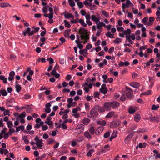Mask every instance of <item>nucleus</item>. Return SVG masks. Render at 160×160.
<instances>
[{
    "instance_id": "f257e3e1",
    "label": "nucleus",
    "mask_w": 160,
    "mask_h": 160,
    "mask_svg": "<svg viewBox=\"0 0 160 160\" xmlns=\"http://www.w3.org/2000/svg\"><path fill=\"white\" fill-rule=\"evenodd\" d=\"M79 33L81 34L80 38L82 40H84V43H85L89 39V35L87 30L83 28H80L79 29Z\"/></svg>"
},
{
    "instance_id": "f03ea898",
    "label": "nucleus",
    "mask_w": 160,
    "mask_h": 160,
    "mask_svg": "<svg viewBox=\"0 0 160 160\" xmlns=\"http://www.w3.org/2000/svg\"><path fill=\"white\" fill-rule=\"evenodd\" d=\"M90 113L91 116H88V117L89 118H92L93 120H95L99 115V113L95 106H94L91 110Z\"/></svg>"
},
{
    "instance_id": "7ed1b4c3",
    "label": "nucleus",
    "mask_w": 160,
    "mask_h": 160,
    "mask_svg": "<svg viewBox=\"0 0 160 160\" xmlns=\"http://www.w3.org/2000/svg\"><path fill=\"white\" fill-rule=\"evenodd\" d=\"M34 140L36 141L37 146L40 149H42V147L44 145V143L42 142V140L39 139L38 136L35 137Z\"/></svg>"
},
{
    "instance_id": "20e7f679",
    "label": "nucleus",
    "mask_w": 160,
    "mask_h": 160,
    "mask_svg": "<svg viewBox=\"0 0 160 160\" xmlns=\"http://www.w3.org/2000/svg\"><path fill=\"white\" fill-rule=\"evenodd\" d=\"M85 126L82 124H79L76 128L77 131H78V134H80L84 131Z\"/></svg>"
},
{
    "instance_id": "39448f33",
    "label": "nucleus",
    "mask_w": 160,
    "mask_h": 160,
    "mask_svg": "<svg viewBox=\"0 0 160 160\" xmlns=\"http://www.w3.org/2000/svg\"><path fill=\"white\" fill-rule=\"evenodd\" d=\"M120 122L118 121H114L110 123V127L111 128H114L117 127L120 125Z\"/></svg>"
},
{
    "instance_id": "423d86ee",
    "label": "nucleus",
    "mask_w": 160,
    "mask_h": 160,
    "mask_svg": "<svg viewBox=\"0 0 160 160\" xmlns=\"http://www.w3.org/2000/svg\"><path fill=\"white\" fill-rule=\"evenodd\" d=\"M103 106L105 109H106L107 111H109L111 109V107L110 102H105Z\"/></svg>"
},
{
    "instance_id": "0eeeda50",
    "label": "nucleus",
    "mask_w": 160,
    "mask_h": 160,
    "mask_svg": "<svg viewBox=\"0 0 160 160\" xmlns=\"http://www.w3.org/2000/svg\"><path fill=\"white\" fill-rule=\"evenodd\" d=\"M104 129V128L103 127L100 126L98 127L95 132L96 135H98L102 132Z\"/></svg>"
},
{
    "instance_id": "6e6552de",
    "label": "nucleus",
    "mask_w": 160,
    "mask_h": 160,
    "mask_svg": "<svg viewBox=\"0 0 160 160\" xmlns=\"http://www.w3.org/2000/svg\"><path fill=\"white\" fill-rule=\"evenodd\" d=\"M111 108L114 109L118 107L120 105V103L117 101L110 102Z\"/></svg>"
},
{
    "instance_id": "1a4fd4ad",
    "label": "nucleus",
    "mask_w": 160,
    "mask_h": 160,
    "mask_svg": "<svg viewBox=\"0 0 160 160\" xmlns=\"http://www.w3.org/2000/svg\"><path fill=\"white\" fill-rule=\"evenodd\" d=\"M98 111L100 112H103L105 111V109L104 107L98 105H95Z\"/></svg>"
},
{
    "instance_id": "9d476101",
    "label": "nucleus",
    "mask_w": 160,
    "mask_h": 160,
    "mask_svg": "<svg viewBox=\"0 0 160 160\" xmlns=\"http://www.w3.org/2000/svg\"><path fill=\"white\" fill-rule=\"evenodd\" d=\"M133 135V133H131L128 135L125 139L124 142L125 143L127 144L131 140V138Z\"/></svg>"
},
{
    "instance_id": "9b49d317",
    "label": "nucleus",
    "mask_w": 160,
    "mask_h": 160,
    "mask_svg": "<svg viewBox=\"0 0 160 160\" xmlns=\"http://www.w3.org/2000/svg\"><path fill=\"white\" fill-rule=\"evenodd\" d=\"M15 75V72L14 71H12L10 72L9 74V76L8 77V80L9 81H11L12 82V81L13 80L14 76Z\"/></svg>"
},
{
    "instance_id": "f8f14e48",
    "label": "nucleus",
    "mask_w": 160,
    "mask_h": 160,
    "mask_svg": "<svg viewBox=\"0 0 160 160\" xmlns=\"http://www.w3.org/2000/svg\"><path fill=\"white\" fill-rule=\"evenodd\" d=\"M155 18L154 17H150L149 18V21H148L147 23V26H150L153 23V22L154 21Z\"/></svg>"
},
{
    "instance_id": "ddd939ff",
    "label": "nucleus",
    "mask_w": 160,
    "mask_h": 160,
    "mask_svg": "<svg viewBox=\"0 0 160 160\" xmlns=\"http://www.w3.org/2000/svg\"><path fill=\"white\" fill-rule=\"evenodd\" d=\"M96 122L98 125H100L102 127L105 126L106 124V122L105 120L97 121Z\"/></svg>"
},
{
    "instance_id": "4468645a",
    "label": "nucleus",
    "mask_w": 160,
    "mask_h": 160,
    "mask_svg": "<svg viewBox=\"0 0 160 160\" xmlns=\"http://www.w3.org/2000/svg\"><path fill=\"white\" fill-rule=\"evenodd\" d=\"M91 19L92 20L93 22H95L96 24H97V22L100 21L99 19L97 18L95 15H92L91 16Z\"/></svg>"
},
{
    "instance_id": "2eb2a0df",
    "label": "nucleus",
    "mask_w": 160,
    "mask_h": 160,
    "mask_svg": "<svg viewBox=\"0 0 160 160\" xmlns=\"http://www.w3.org/2000/svg\"><path fill=\"white\" fill-rule=\"evenodd\" d=\"M150 120L151 121L156 122H158L160 121V118L157 117H151L150 118Z\"/></svg>"
},
{
    "instance_id": "dca6fc26",
    "label": "nucleus",
    "mask_w": 160,
    "mask_h": 160,
    "mask_svg": "<svg viewBox=\"0 0 160 160\" xmlns=\"http://www.w3.org/2000/svg\"><path fill=\"white\" fill-rule=\"evenodd\" d=\"M97 25L96 28L98 29H100L101 28L102 26H106L105 24L102 22H101L100 21L98 22H97V24H96Z\"/></svg>"
},
{
    "instance_id": "f3484780",
    "label": "nucleus",
    "mask_w": 160,
    "mask_h": 160,
    "mask_svg": "<svg viewBox=\"0 0 160 160\" xmlns=\"http://www.w3.org/2000/svg\"><path fill=\"white\" fill-rule=\"evenodd\" d=\"M130 86L133 88H137L140 86V84L139 83L134 82L131 83Z\"/></svg>"
},
{
    "instance_id": "a211bd4d",
    "label": "nucleus",
    "mask_w": 160,
    "mask_h": 160,
    "mask_svg": "<svg viewBox=\"0 0 160 160\" xmlns=\"http://www.w3.org/2000/svg\"><path fill=\"white\" fill-rule=\"evenodd\" d=\"M141 119L140 115L138 113L134 115V120L136 122H138Z\"/></svg>"
},
{
    "instance_id": "6ab92c4d",
    "label": "nucleus",
    "mask_w": 160,
    "mask_h": 160,
    "mask_svg": "<svg viewBox=\"0 0 160 160\" xmlns=\"http://www.w3.org/2000/svg\"><path fill=\"white\" fill-rule=\"evenodd\" d=\"M90 121V119L87 118H85L82 120V123L85 125H88Z\"/></svg>"
},
{
    "instance_id": "aec40b11",
    "label": "nucleus",
    "mask_w": 160,
    "mask_h": 160,
    "mask_svg": "<svg viewBox=\"0 0 160 160\" xmlns=\"http://www.w3.org/2000/svg\"><path fill=\"white\" fill-rule=\"evenodd\" d=\"M115 112L114 111H111L109 112L106 116L105 117L107 118H109L112 117L114 114Z\"/></svg>"
},
{
    "instance_id": "412c9836",
    "label": "nucleus",
    "mask_w": 160,
    "mask_h": 160,
    "mask_svg": "<svg viewBox=\"0 0 160 160\" xmlns=\"http://www.w3.org/2000/svg\"><path fill=\"white\" fill-rule=\"evenodd\" d=\"M84 136L88 139L91 138L92 136L90 133L88 131H85L84 132Z\"/></svg>"
},
{
    "instance_id": "4be33fe9",
    "label": "nucleus",
    "mask_w": 160,
    "mask_h": 160,
    "mask_svg": "<svg viewBox=\"0 0 160 160\" xmlns=\"http://www.w3.org/2000/svg\"><path fill=\"white\" fill-rule=\"evenodd\" d=\"M124 35H130L131 31L130 29H128L127 30H123V31Z\"/></svg>"
},
{
    "instance_id": "5701e85b",
    "label": "nucleus",
    "mask_w": 160,
    "mask_h": 160,
    "mask_svg": "<svg viewBox=\"0 0 160 160\" xmlns=\"http://www.w3.org/2000/svg\"><path fill=\"white\" fill-rule=\"evenodd\" d=\"M0 80L3 81L4 83L6 84L7 83V78H5L3 75H0Z\"/></svg>"
},
{
    "instance_id": "b1692460",
    "label": "nucleus",
    "mask_w": 160,
    "mask_h": 160,
    "mask_svg": "<svg viewBox=\"0 0 160 160\" xmlns=\"http://www.w3.org/2000/svg\"><path fill=\"white\" fill-rule=\"evenodd\" d=\"M0 93L1 95H2L3 96H5L7 95L8 92H7L6 90L5 89H1L0 90Z\"/></svg>"
},
{
    "instance_id": "393cba45",
    "label": "nucleus",
    "mask_w": 160,
    "mask_h": 160,
    "mask_svg": "<svg viewBox=\"0 0 160 160\" xmlns=\"http://www.w3.org/2000/svg\"><path fill=\"white\" fill-rule=\"evenodd\" d=\"M105 35L107 37H108L111 38H114V34L111 33L109 31L105 34Z\"/></svg>"
},
{
    "instance_id": "a878e982",
    "label": "nucleus",
    "mask_w": 160,
    "mask_h": 160,
    "mask_svg": "<svg viewBox=\"0 0 160 160\" xmlns=\"http://www.w3.org/2000/svg\"><path fill=\"white\" fill-rule=\"evenodd\" d=\"M30 31V28H28L26 30H24V31L23 32L22 34L24 36H26L27 34H28V33Z\"/></svg>"
},
{
    "instance_id": "bb28decb",
    "label": "nucleus",
    "mask_w": 160,
    "mask_h": 160,
    "mask_svg": "<svg viewBox=\"0 0 160 160\" xmlns=\"http://www.w3.org/2000/svg\"><path fill=\"white\" fill-rule=\"evenodd\" d=\"M93 84L92 83H90L89 84H88L87 82H85L84 83L83 85H82V86H87V87L89 89H91L92 88V87Z\"/></svg>"
},
{
    "instance_id": "cd10ccee",
    "label": "nucleus",
    "mask_w": 160,
    "mask_h": 160,
    "mask_svg": "<svg viewBox=\"0 0 160 160\" xmlns=\"http://www.w3.org/2000/svg\"><path fill=\"white\" fill-rule=\"evenodd\" d=\"M132 92H128L126 93L127 97L130 99H131L133 96Z\"/></svg>"
},
{
    "instance_id": "c85d7f7f",
    "label": "nucleus",
    "mask_w": 160,
    "mask_h": 160,
    "mask_svg": "<svg viewBox=\"0 0 160 160\" xmlns=\"http://www.w3.org/2000/svg\"><path fill=\"white\" fill-rule=\"evenodd\" d=\"M10 6L9 4L7 2L2 3L0 4V7L2 8L7 7Z\"/></svg>"
},
{
    "instance_id": "c756f323",
    "label": "nucleus",
    "mask_w": 160,
    "mask_h": 160,
    "mask_svg": "<svg viewBox=\"0 0 160 160\" xmlns=\"http://www.w3.org/2000/svg\"><path fill=\"white\" fill-rule=\"evenodd\" d=\"M65 17L66 18L68 19L69 18H72L74 19V17L72 14L70 13H67L65 15Z\"/></svg>"
},
{
    "instance_id": "7c9ffc66",
    "label": "nucleus",
    "mask_w": 160,
    "mask_h": 160,
    "mask_svg": "<svg viewBox=\"0 0 160 160\" xmlns=\"http://www.w3.org/2000/svg\"><path fill=\"white\" fill-rule=\"evenodd\" d=\"M78 22H79L84 27H86L87 26V24L84 22V21L82 19H80L79 20Z\"/></svg>"
},
{
    "instance_id": "2f4dec72",
    "label": "nucleus",
    "mask_w": 160,
    "mask_h": 160,
    "mask_svg": "<svg viewBox=\"0 0 160 160\" xmlns=\"http://www.w3.org/2000/svg\"><path fill=\"white\" fill-rule=\"evenodd\" d=\"M89 130L90 133L92 135H93L95 132L94 128L93 126L89 128Z\"/></svg>"
},
{
    "instance_id": "473e14b6",
    "label": "nucleus",
    "mask_w": 160,
    "mask_h": 160,
    "mask_svg": "<svg viewBox=\"0 0 160 160\" xmlns=\"http://www.w3.org/2000/svg\"><path fill=\"white\" fill-rule=\"evenodd\" d=\"M53 13H50L48 14H44V16L45 17H48L49 19H52L53 17Z\"/></svg>"
},
{
    "instance_id": "72a5a7b5",
    "label": "nucleus",
    "mask_w": 160,
    "mask_h": 160,
    "mask_svg": "<svg viewBox=\"0 0 160 160\" xmlns=\"http://www.w3.org/2000/svg\"><path fill=\"white\" fill-rule=\"evenodd\" d=\"M135 112V110L132 107H129L128 108V112L130 114H132Z\"/></svg>"
},
{
    "instance_id": "f704fd0d",
    "label": "nucleus",
    "mask_w": 160,
    "mask_h": 160,
    "mask_svg": "<svg viewBox=\"0 0 160 160\" xmlns=\"http://www.w3.org/2000/svg\"><path fill=\"white\" fill-rule=\"evenodd\" d=\"M153 152L156 154V155L155 156V158H160V153H159L156 150H154Z\"/></svg>"
},
{
    "instance_id": "c9c22d12",
    "label": "nucleus",
    "mask_w": 160,
    "mask_h": 160,
    "mask_svg": "<svg viewBox=\"0 0 160 160\" xmlns=\"http://www.w3.org/2000/svg\"><path fill=\"white\" fill-rule=\"evenodd\" d=\"M14 101L13 99H11L9 100L7 102L6 104L7 106L9 107H11L12 106V102Z\"/></svg>"
},
{
    "instance_id": "e433bc0d",
    "label": "nucleus",
    "mask_w": 160,
    "mask_h": 160,
    "mask_svg": "<svg viewBox=\"0 0 160 160\" xmlns=\"http://www.w3.org/2000/svg\"><path fill=\"white\" fill-rule=\"evenodd\" d=\"M104 148L105 149H103L102 150V152L103 153H105V152L109 150V145L108 144L104 146Z\"/></svg>"
},
{
    "instance_id": "4c0bfd02",
    "label": "nucleus",
    "mask_w": 160,
    "mask_h": 160,
    "mask_svg": "<svg viewBox=\"0 0 160 160\" xmlns=\"http://www.w3.org/2000/svg\"><path fill=\"white\" fill-rule=\"evenodd\" d=\"M127 98L124 94H122L120 98V100L122 102H123L126 100Z\"/></svg>"
},
{
    "instance_id": "58836bf2",
    "label": "nucleus",
    "mask_w": 160,
    "mask_h": 160,
    "mask_svg": "<svg viewBox=\"0 0 160 160\" xmlns=\"http://www.w3.org/2000/svg\"><path fill=\"white\" fill-rule=\"evenodd\" d=\"M101 12L102 14L106 18H108L109 17V14L108 12L103 10H102Z\"/></svg>"
},
{
    "instance_id": "ea45409f",
    "label": "nucleus",
    "mask_w": 160,
    "mask_h": 160,
    "mask_svg": "<svg viewBox=\"0 0 160 160\" xmlns=\"http://www.w3.org/2000/svg\"><path fill=\"white\" fill-rule=\"evenodd\" d=\"M16 91L19 92L22 89V87L20 85H17L15 86Z\"/></svg>"
},
{
    "instance_id": "a19ab883",
    "label": "nucleus",
    "mask_w": 160,
    "mask_h": 160,
    "mask_svg": "<svg viewBox=\"0 0 160 160\" xmlns=\"http://www.w3.org/2000/svg\"><path fill=\"white\" fill-rule=\"evenodd\" d=\"M99 91L104 94H105L108 92L107 88H100Z\"/></svg>"
},
{
    "instance_id": "79ce46f5",
    "label": "nucleus",
    "mask_w": 160,
    "mask_h": 160,
    "mask_svg": "<svg viewBox=\"0 0 160 160\" xmlns=\"http://www.w3.org/2000/svg\"><path fill=\"white\" fill-rule=\"evenodd\" d=\"M94 151V150L93 149H91L87 153V155L89 157H91L92 153Z\"/></svg>"
},
{
    "instance_id": "37998d69",
    "label": "nucleus",
    "mask_w": 160,
    "mask_h": 160,
    "mask_svg": "<svg viewBox=\"0 0 160 160\" xmlns=\"http://www.w3.org/2000/svg\"><path fill=\"white\" fill-rule=\"evenodd\" d=\"M49 8V6L47 5V6H43L42 9V11L43 13H46L48 11V9Z\"/></svg>"
},
{
    "instance_id": "c03bdc74",
    "label": "nucleus",
    "mask_w": 160,
    "mask_h": 160,
    "mask_svg": "<svg viewBox=\"0 0 160 160\" xmlns=\"http://www.w3.org/2000/svg\"><path fill=\"white\" fill-rule=\"evenodd\" d=\"M148 19V18L147 17H145L142 20V22L145 25H147L146 24L148 22L147 20Z\"/></svg>"
},
{
    "instance_id": "a18cd8bd",
    "label": "nucleus",
    "mask_w": 160,
    "mask_h": 160,
    "mask_svg": "<svg viewBox=\"0 0 160 160\" xmlns=\"http://www.w3.org/2000/svg\"><path fill=\"white\" fill-rule=\"evenodd\" d=\"M122 40L121 38H117L116 39L113 41V43H115L118 44L121 42Z\"/></svg>"
},
{
    "instance_id": "49530a36",
    "label": "nucleus",
    "mask_w": 160,
    "mask_h": 160,
    "mask_svg": "<svg viewBox=\"0 0 160 160\" xmlns=\"http://www.w3.org/2000/svg\"><path fill=\"white\" fill-rule=\"evenodd\" d=\"M23 139L26 144H28L29 142V140L27 139V136H24L22 137Z\"/></svg>"
},
{
    "instance_id": "de8ad7c7",
    "label": "nucleus",
    "mask_w": 160,
    "mask_h": 160,
    "mask_svg": "<svg viewBox=\"0 0 160 160\" xmlns=\"http://www.w3.org/2000/svg\"><path fill=\"white\" fill-rule=\"evenodd\" d=\"M26 115V113L25 112H22L18 116V117L21 118H25Z\"/></svg>"
},
{
    "instance_id": "09e8293b",
    "label": "nucleus",
    "mask_w": 160,
    "mask_h": 160,
    "mask_svg": "<svg viewBox=\"0 0 160 160\" xmlns=\"http://www.w3.org/2000/svg\"><path fill=\"white\" fill-rule=\"evenodd\" d=\"M65 26L67 28H70L71 27V25L69 22L66 20L64 21Z\"/></svg>"
},
{
    "instance_id": "8fccbe9b",
    "label": "nucleus",
    "mask_w": 160,
    "mask_h": 160,
    "mask_svg": "<svg viewBox=\"0 0 160 160\" xmlns=\"http://www.w3.org/2000/svg\"><path fill=\"white\" fill-rule=\"evenodd\" d=\"M7 124L8 125V127L9 128H12V127L13 126L12 122L11 121H9L7 122Z\"/></svg>"
},
{
    "instance_id": "3c124183",
    "label": "nucleus",
    "mask_w": 160,
    "mask_h": 160,
    "mask_svg": "<svg viewBox=\"0 0 160 160\" xmlns=\"http://www.w3.org/2000/svg\"><path fill=\"white\" fill-rule=\"evenodd\" d=\"M110 132L108 131L105 132L103 135V137L104 138H108L110 135Z\"/></svg>"
},
{
    "instance_id": "603ef678",
    "label": "nucleus",
    "mask_w": 160,
    "mask_h": 160,
    "mask_svg": "<svg viewBox=\"0 0 160 160\" xmlns=\"http://www.w3.org/2000/svg\"><path fill=\"white\" fill-rule=\"evenodd\" d=\"M77 4L79 8H81L83 7V3L81 2L78 1L77 2Z\"/></svg>"
},
{
    "instance_id": "864d4df0",
    "label": "nucleus",
    "mask_w": 160,
    "mask_h": 160,
    "mask_svg": "<svg viewBox=\"0 0 160 160\" xmlns=\"http://www.w3.org/2000/svg\"><path fill=\"white\" fill-rule=\"evenodd\" d=\"M126 4L129 7L130 6L132 7L133 6V4L131 3L130 0H127L126 2Z\"/></svg>"
},
{
    "instance_id": "5fc2aeb1",
    "label": "nucleus",
    "mask_w": 160,
    "mask_h": 160,
    "mask_svg": "<svg viewBox=\"0 0 160 160\" xmlns=\"http://www.w3.org/2000/svg\"><path fill=\"white\" fill-rule=\"evenodd\" d=\"M146 143H144L143 144L142 143H140L139 144L138 146L139 148H144L146 147Z\"/></svg>"
},
{
    "instance_id": "6e6d98bb",
    "label": "nucleus",
    "mask_w": 160,
    "mask_h": 160,
    "mask_svg": "<svg viewBox=\"0 0 160 160\" xmlns=\"http://www.w3.org/2000/svg\"><path fill=\"white\" fill-rule=\"evenodd\" d=\"M111 136L114 138H116L117 136V132L113 131L112 133Z\"/></svg>"
},
{
    "instance_id": "4d7b16f0",
    "label": "nucleus",
    "mask_w": 160,
    "mask_h": 160,
    "mask_svg": "<svg viewBox=\"0 0 160 160\" xmlns=\"http://www.w3.org/2000/svg\"><path fill=\"white\" fill-rule=\"evenodd\" d=\"M47 61L49 62L50 64H51L54 62L53 59L51 57L47 59Z\"/></svg>"
},
{
    "instance_id": "13d9d810",
    "label": "nucleus",
    "mask_w": 160,
    "mask_h": 160,
    "mask_svg": "<svg viewBox=\"0 0 160 160\" xmlns=\"http://www.w3.org/2000/svg\"><path fill=\"white\" fill-rule=\"evenodd\" d=\"M9 131L8 133L10 135H11L12 133L15 132L14 129L12 128H9Z\"/></svg>"
},
{
    "instance_id": "bf43d9fd",
    "label": "nucleus",
    "mask_w": 160,
    "mask_h": 160,
    "mask_svg": "<svg viewBox=\"0 0 160 160\" xmlns=\"http://www.w3.org/2000/svg\"><path fill=\"white\" fill-rule=\"evenodd\" d=\"M70 31H71L70 29H68V30H66L65 32V34H64L65 37H68L69 35Z\"/></svg>"
},
{
    "instance_id": "052dcab7",
    "label": "nucleus",
    "mask_w": 160,
    "mask_h": 160,
    "mask_svg": "<svg viewBox=\"0 0 160 160\" xmlns=\"http://www.w3.org/2000/svg\"><path fill=\"white\" fill-rule=\"evenodd\" d=\"M54 142H56V141H55V140L54 139H50L49 140V141L48 142V144H52Z\"/></svg>"
},
{
    "instance_id": "680f3d73",
    "label": "nucleus",
    "mask_w": 160,
    "mask_h": 160,
    "mask_svg": "<svg viewBox=\"0 0 160 160\" xmlns=\"http://www.w3.org/2000/svg\"><path fill=\"white\" fill-rule=\"evenodd\" d=\"M40 61H41L42 62H46L45 58H39L38 60V62H39Z\"/></svg>"
},
{
    "instance_id": "e2e57ef3",
    "label": "nucleus",
    "mask_w": 160,
    "mask_h": 160,
    "mask_svg": "<svg viewBox=\"0 0 160 160\" xmlns=\"http://www.w3.org/2000/svg\"><path fill=\"white\" fill-rule=\"evenodd\" d=\"M159 107L158 106H156L155 104H153L152 106V110H156L158 109L159 108Z\"/></svg>"
},
{
    "instance_id": "0e129e2a",
    "label": "nucleus",
    "mask_w": 160,
    "mask_h": 160,
    "mask_svg": "<svg viewBox=\"0 0 160 160\" xmlns=\"http://www.w3.org/2000/svg\"><path fill=\"white\" fill-rule=\"evenodd\" d=\"M116 27L118 30L119 31H123L124 30V28L122 27H118V25H117Z\"/></svg>"
},
{
    "instance_id": "69168bd1",
    "label": "nucleus",
    "mask_w": 160,
    "mask_h": 160,
    "mask_svg": "<svg viewBox=\"0 0 160 160\" xmlns=\"http://www.w3.org/2000/svg\"><path fill=\"white\" fill-rule=\"evenodd\" d=\"M99 95V92L98 91H95L94 93L93 96L94 97H98Z\"/></svg>"
},
{
    "instance_id": "338daca9",
    "label": "nucleus",
    "mask_w": 160,
    "mask_h": 160,
    "mask_svg": "<svg viewBox=\"0 0 160 160\" xmlns=\"http://www.w3.org/2000/svg\"><path fill=\"white\" fill-rule=\"evenodd\" d=\"M132 10L134 14H137L138 13V11L137 9H135L134 8H133Z\"/></svg>"
},
{
    "instance_id": "774afa93",
    "label": "nucleus",
    "mask_w": 160,
    "mask_h": 160,
    "mask_svg": "<svg viewBox=\"0 0 160 160\" xmlns=\"http://www.w3.org/2000/svg\"><path fill=\"white\" fill-rule=\"evenodd\" d=\"M48 128V126L46 125H42V130L44 131L47 130Z\"/></svg>"
}]
</instances>
